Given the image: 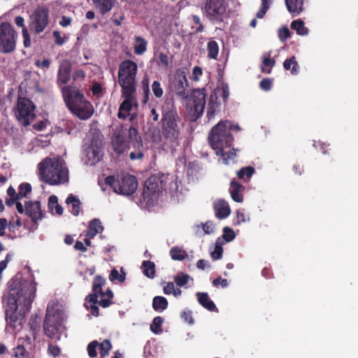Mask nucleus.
Wrapping results in <instances>:
<instances>
[{"label": "nucleus", "instance_id": "obj_23", "mask_svg": "<svg viewBox=\"0 0 358 358\" xmlns=\"http://www.w3.org/2000/svg\"><path fill=\"white\" fill-rule=\"evenodd\" d=\"M112 145L115 152L117 154H122L128 148L129 142L126 137L121 134L115 135L112 139Z\"/></svg>", "mask_w": 358, "mask_h": 358}, {"label": "nucleus", "instance_id": "obj_40", "mask_svg": "<svg viewBox=\"0 0 358 358\" xmlns=\"http://www.w3.org/2000/svg\"><path fill=\"white\" fill-rule=\"evenodd\" d=\"M255 168L248 166L241 168L239 171H237L236 175L239 179L243 180L245 177L246 178V179H250L252 177V176L255 173Z\"/></svg>", "mask_w": 358, "mask_h": 358}, {"label": "nucleus", "instance_id": "obj_34", "mask_svg": "<svg viewBox=\"0 0 358 358\" xmlns=\"http://www.w3.org/2000/svg\"><path fill=\"white\" fill-rule=\"evenodd\" d=\"M143 273L149 278H154L156 275L155 264L151 261H143L142 263Z\"/></svg>", "mask_w": 358, "mask_h": 358}, {"label": "nucleus", "instance_id": "obj_26", "mask_svg": "<svg viewBox=\"0 0 358 358\" xmlns=\"http://www.w3.org/2000/svg\"><path fill=\"white\" fill-rule=\"evenodd\" d=\"M244 189V187L233 179L230 183L229 192L231 199L238 203H241L243 201V196L240 193L241 191Z\"/></svg>", "mask_w": 358, "mask_h": 358}, {"label": "nucleus", "instance_id": "obj_25", "mask_svg": "<svg viewBox=\"0 0 358 358\" xmlns=\"http://www.w3.org/2000/svg\"><path fill=\"white\" fill-rule=\"evenodd\" d=\"M95 8L104 15L110 12L115 6L116 0H92Z\"/></svg>", "mask_w": 358, "mask_h": 358}, {"label": "nucleus", "instance_id": "obj_50", "mask_svg": "<svg viewBox=\"0 0 358 358\" xmlns=\"http://www.w3.org/2000/svg\"><path fill=\"white\" fill-rule=\"evenodd\" d=\"M223 248L221 245L216 244L213 252H211V257L214 260L220 259L222 256Z\"/></svg>", "mask_w": 358, "mask_h": 358}, {"label": "nucleus", "instance_id": "obj_21", "mask_svg": "<svg viewBox=\"0 0 358 358\" xmlns=\"http://www.w3.org/2000/svg\"><path fill=\"white\" fill-rule=\"evenodd\" d=\"M71 66L69 61L62 62L57 73V83L59 85H66L71 78Z\"/></svg>", "mask_w": 358, "mask_h": 358}, {"label": "nucleus", "instance_id": "obj_19", "mask_svg": "<svg viewBox=\"0 0 358 358\" xmlns=\"http://www.w3.org/2000/svg\"><path fill=\"white\" fill-rule=\"evenodd\" d=\"M188 86V80L184 73L179 75L174 82V90L176 94L181 99H185L188 96L187 87Z\"/></svg>", "mask_w": 358, "mask_h": 358}, {"label": "nucleus", "instance_id": "obj_57", "mask_svg": "<svg viewBox=\"0 0 358 358\" xmlns=\"http://www.w3.org/2000/svg\"><path fill=\"white\" fill-rule=\"evenodd\" d=\"M22 34L23 38V44L25 48L30 47L31 39L27 28H24L22 30Z\"/></svg>", "mask_w": 358, "mask_h": 358}, {"label": "nucleus", "instance_id": "obj_64", "mask_svg": "<svg viewBox=\"0 0 358 358\" xmlns=\"http://www.w3.org/2000/svg\"><path fill=\"white\" fill-rule=\"evenodd\" d=\"M222 96L224 102H226L228 99V97L229 96V90L227 84H222Z\"/></svg>", "mask_w": 358, "mask_h": 358}, {"label": "nucleus", "instance_id": "obj_58", "mask_svg": "<svg viewBox=\"0 0 358 358\" xmlns=\"http://www.w3.org/2000/svg\"><path fill=\"white\" fill-rule=\"evenodd\" d=\"M278 36L282 41H285L291 36L290 31L287 27H283L278 31Z\"/></svg>", "mask_w": 358, "mask_h": 358}, {"label": "nucleus", "instance_id": "obj_42", "mask_svg": "<svg viewBox=\"0 0 358 358\" xmlns=\"http://www.w3.org/2000/svg\"><path fill=\"white\" fill-rule=\"evenodd\" d=\"M164 322V319L160 316L155 317L153 320L152 323L150 325V330L156 334H158L161 332H162V324Z\"/></svg>", "mask_w": 358, "mask_h": 358}, {"label": "nucleus", "instance_id": "obj_37", "mask_svg": "<svg viewBox=\"0 0 358 358\" xmlns=\"http://www.w3.org/2000/svg\"><path fill=\"white\" fill-rule=\"evenodd\" d=\"M170 255L176 261H182L187 257V252L177 246L170 250Z\"/></svg>", "mask_w": 358, "mask_h": 358}, {"label": "nucleus", "instance_id": "obj_62", "mask_svg": "<svg viewBox=\"0 0 358 358\" xmlns=\"http://www.w3.org/2000/svg\"><path fill=\"white\" fill-rule=\"evenodd\" d=\"M89 226L92 227L94 230H98V233L100 231V230L103 229L101 223L99 219L94 218L92 220H91Z\"/></svg>", "mask_w": 358, "mask_h": 358}, {"label": "nucleus", "instance_id": "obj_12", "mask_svg": "<svg viewBox=\"0 0 358 358\" xmlns=\"http://www.w3.org/2000/svg\"><path fill=\"white\" fill-rule=\"evenodd\" d=\"M227 8V0H206L203 10L206 17L210 22H222Z\"/></svg>", "mask_w": 358, "mask_h": 358}, {"label": "nucleus", "instance_id": "obj_55", "mask_svg": "<svg viewBox=\"0 0 358 358\" xmlns=\"http://www.w3.org/2000/svg\"><path fill=\"white\" fill-rule=\"evenodd\" d=\"M192 311L189 310H185L181 313V318L188 324H192L194 323V320L192 316Z\"/></svg>", "mask_w": 358, "mask_h": 358}, {"label": "nucleus", "instance_id": "obj_15", "mask_svg": "<svg viewBox=\"0 0 358 358\" xmlns=\"http://www.w3.org/2000/svg\"><path fill=\"white\" fill-rule=\"evenodd\" d=\"M102 135L96 134L91 139L90 144L86 149V157L90 165H95L103 157Z\"/></svg>", "mask_w": 358, "mask_h": 358}, {"label": "nucleus", "instance_id": "obj_9", "mask_svg": "<svg viewBox=\"0 0 358 358\" xmlns=\"http://www.w3.org/2000/svg\"><path fill=\"white\" fill-rule=\"evenodd\" d=\"M62 324V313L58 310L50 309L48 307L43 322L44 334L51 339H59Z\"/></svg>", "mask_w": 358, "mask_h": 358}, {"label": "nucleus", "instance_id": "obj_27", "mask_svg": "<svg viewBox=\"0 0 358 358\" xmlns=\"http://www.w3.org/2000/svg\"><path fill=\"white\" fill-rule=\"evenodd\" d=\"M304 0H285V6L290 13L299 15L303 10Z\"/></svg>", "mask_w": 358, "mask_h": 358}, {"label": "nucleus", "instance_id": "obj_51", "mask_svg": "<svg viewBox=\"0 0 358 358\" xmlns=\"http://www.w3.org/2000/svg\"><path fill=\"white\" fill-rule=\"evenodd\" d=\"M48 353L49 355L54 357H59L61 353V350L59 346L50 344L48 348Z\"/></svg>", "mask_w": 358, "mask_h": 358}, {"label": "nucleus", "instance_id": "obj_53", "mask_svg": "<svg viewBox=\"0 0 358 358\" xmlns=\"http://www.w3.org/2000/svg\"><path fill=\"white\" fill-rule=\"evenodd\" d=\"M272 87V80L270 78H264L259 83V87L264 91H268Z\"/></svg>", "mask_w": 358, "mask_h": 358}, {"label": "nucleus", "instance_id": "obj_39", "mask_svg": "<svg viewBox=\"0 0 358 358\" xmlns=\"http://www.w3.org/2000/svg\"><path fill=\"white\" fill-rule=\"evenodd\" d=\"M191 277L189 274L183 272H178L173 278L174 282L178 287H183L187 284Z\"/></svg>", "mask_w": 358, "mask_h": 358}, {"label": "nucleus", "instance_id": "obj_41", "mask_svg": "<svg viewBox=\"0 0 358 358\" xmlns=\"http://www.w3.org/2000/svg\"><path fill=\"white\" fill-rule=\"evenodd\" d=\"M121 274L119 273L118 271L116 268H113L111 270L110 273L109 275V280L111 282L115 280H118L120 282H122L126 279V273L124 271L123 268H121Z\"/></svg>", "mask_w": 358, "mask_h": 358}, {"label": "nucleus", "instance_id": "obj_38", "mask_svg": "<svg viewBox=\"0 0 358 358\" xmlns=\"http://www.w3.org/2000/svg\"><path fill=\"white\" fill-rule=\"evenodd\" d=\"M217 97L210 96L208 104V110H207V117L210 119L214 116V114L217 109L219 108V103L217 101Z\"/></svg>", "mask_w": 358, "mask_h": 358}, {"label": "nucleus", "instance_id": "obj_16", "mask_svg": "<svg viewBox=\"0 0 358 358\" xmlns=\"http://www.w3.org/2000/svg\"><path fill=\"white\" fill-rule=\"evenodd\" d=\"M206 96L205 89L194 90L192 93L193 106L191 110L194 112L196 117H199L203 114L206 104Z\"/></svg>", "mask_w": 358, "mask_h": 358}, {"label": "nucleus", "instance_id": "obj_7", "mask_svg": "<svg viewBox=\"0 0 358 358\" xmlns=\"http://www.w3.org/2000/svg\"><path fill=\"white\" fill-rule=\"evenodd\" d=\"M137 70L136 63L129 59L122 62L119 66L118 83L122 90H126L127 94L136 92Z\"/></svg>", "mask_w": 358, "mask_h": 358}, {"label": "nucleus", "instance_id": "obj_29", "mask_svg": "<svg viewBox=\"0 0 358 358\" xmlns=\"http://www.w3.org/2000/svg\"><path fill=\"white\" fill-rule=\"evenodd\" d=\"M66 203L67 204H71V213L75 215L78 216L80 211L81 203L78 198L73 194H70L66 200Z\"/></svg>", "mask_w": 358, "mask_h": 358}, {"label": "nucleus", "instance_id": "obj_43", "mask_svg": "<svg viewBox=\"0 0 358 358\" xmlns=\"http://www.w3.org/2000/svg\"><path fill=\"white\" fill-rule=\"evenodd\" d=\"M98 347H99L101 358H104L109 355V352L112 348V345L109 340L106 339L100 344L99 343Z\"/></svg>", "mask_w": 358, "mask_h": 358}, {"label": "nucleus", "instance_id": "obj_3", "mask_svg": "<svg viewBox=\"0 0 358 358\" xmlns=\"http://www.w3.org/2000/svg\"><path fill=\"white\" fill-rule=\"evenodd\" d=\"M232 124L230 121H220L215 125L208 135V142L212 148L215 150L217 156L222 157L226 164L234 159L236 153L231 148L234 137L231 133Z\"/></svg>", "mask_w": 358, "mask_h": 358}, {"label": "nucleus", "instance_id": "obj_56", "mask_svg": "<svg viewBox=\"0 0 358 358\" xmlns=\"http://www.w3.org/2000/svg\"><path fill=\"white\" fill-rule=\"evenodd\" d=\"M52 36L55 38V43L57 45H62L66 42V38L65 37H62L59 31H54L52 32Z\"/></svg>", "mask_w": 358, "mask_h": 358}, {"label": "nucleus", "instance_id": "obj_60", "mask_svg": "<svg viewBox=\"0 0 358 358\" xmlns=\"http://www.w3.org/2000/svg\"><path fill=\"white\" fill-rule=\"evenodd\" d=\"M50 64H51V61L50 59H45L43 61L36 60L35 63H34L36 66H37L38 68L44 69H48L50 66Z\"/></svg>", "mask_w": 358, "mask_h": 358}, {"label": "nucleus", "instance_id": "obj_36", "mask_svg": "<svg viewBox=\"0 0 358 358\" xmlns=\"http://www.w3.org/2000/svg\"><path fill=\"white\" fill-rule=\"evenodd\" d=\"M208 57L210 59H217L219 46L217 43L214 40H210L207 44Z\"/></svg>", "mask_w": 358, "mask_h": 358}, {"label": "nucleus", "instance_id": "obj_31", "mask_svg": "<svg viewBox=\"0 0 358 358\" xmlns=\"http://www.w3.org/2000/svg\"><path fill=\"white\" fill-rule=\"evenodd\" d=\"M290 27L296 31L298 35L306 36L308 34V29L304 26V22L301 19L293 20L291 22Z\"/></svg>", "mask_w": 358, "mask_h": 358}, {"label": "nucleus", "instance_id": "obj_63", "mask_svg": "<svg viewBox=\"0 0 358 358\" xmlns=\"http://www.w3.org/2000/svg\"><path fill=\"white\" fill-rule=\"evenodd\" d=\"M174 284L173 282H168L163 287V292L165 294L169 295L173 292Z\"/></svg>", "mask_w": 358, "mask_h": 358}, {"label": "nucleus", "instance_id": "obj_59", "mask_svg": "<svg viewBox=\"0 0 358 358\" xmlns=\"http://www.w3.org/2000/svg\"><path fill=\"white\" fill-rule=\"evenodd\" d=\"M229 283L227 279H223L221 277H218L213 280V285L214 287H218L220 285L222 288H225L228 286Z\"/></svg>", "mask_w": 358, "mask_h": 358}, {"label": "nucleus", "instance_id": "obj_52", "mask_svg": "<svg viewBox=\"0 0 358 358\" xmlns=\"http://www.w3.org/2000/svg\"><path fill=\"white\" fill-rule=\"evenodd\" d=\"M31 191V186L29 183L22 182L18 187V192H21L24 197Z\"/></svg>", "mask_w": 358, "mask_h": 358}, {"label": "nucleus", "instance_id": "obj_20", "mask_svg": "<svg viewBox=\"0 0 358 358\" xmlns=\"http://www.w3.org/2000/svg\"><path fill=\"white\" fill-rule=\"evenodd\" d=\"M126 92V90H122V95L124 98V100L120 106L117 114L119 118H126L132 107L131 102L133 95L135 92H130V94H127Z\"/></svg>", "mask_w": 358, "mask_h": 358}, {"label": "nucleus", "instance_id": "obj_1", "mask_svg": "<svg viewBox=\"0 0 358 358\" xmlns=\"http://www.w3.org/2000/svg\"><path fill=\"white\" fill-rule=\"evenodd\" d=\"M36 283L22 277L15 276L8 282V292L2 297L6 304L5 314L7 324L15 329L28 311L35 298Z\"/></svg>", "mask_w": 358, "mask_h": 358}, {"label": "nucleus", "instance_id": "obj_17", "mask_svg": "<svg viewBox=\"0 0 358 358\" xmlns=\"http://www.w3.org/2000/svg\"><path fill=\"white\" fill-rule=\"evenodd\" d=\"M31 337L25 336L18 340V345L14 348L15 357L16 358H31L30 351L34 349Z\"/></svg>", "mask_w": 358, "mask_h": 358}, {"label": "nucleus", "instance_id": "obj_14", "mask_svg": "<svg viewBox=\"0 0 358 358\" xmlns=\"http://www.w3.org/2000/svg\"><path fill=\"white\" fill-rule=\"evenodd\" d=\"M34 109L35 106L30 99L25 97H18L15 115L23 125L27 126L30 124V117L35 116Z\"/></svg>", "mask_w": 358, "mask_h": 358}, {"label": "nucleus", "instance_id": "obj_11", "mask_svg": "<svg viewBox=\"0 0 358 358\" xmlns=\"http://www.w3.org/2000/svg\"><path fill=\"white\" fill-rule=\"evenodd\" d=\"M48 24L49 9L45 6H38L29 15V28L36 35L43 32Z\"/></svg>", "mask_w": 358, "mask_h": 358}, {"label": "nucleus", "instance_id": "obj_54", "mask_svg": "<svg viewBox=\"0 0 358 358\" xmlns=\"http://www.w3.org/2000/svg\"><path fill=\"white\" fill-rule=\"evenodd\" d=\"M192 19L193 22L197 25V27L196 28V32L201 33V32L203 31L204 27L201 23L200 17L196 15H193L192 16Z\"/></svg>", "mask_w": 358, "mask_h": 358}, {"label": "nucleus", "instance_id": "obj_2", "mask_svg": "<svg viewBox=\"0 0 358 358\" xmlns=\"http://www.w3.org/2000/svg\"><path fill=\"white\" fill-rule=\"evenodd\" d=\"M162 138L164 145L172 151L180 145L182 120L178 114L173 99L166 100L162 107Z\"/></svg>", "mask_w": 358, "mask_h": 358}, {"label": "nucleus", "instance_id": "obj_24", "mask_svg": "<svg viewBox=\"0 0 358 358\" xmlns=\"http://www.w3.org/2000/svg\"><path fill=\"white\" fill-rule=\"evenodd\" d=\"M196 296L198 301L201 306L210 312H217V308L214 302L210 299L209 295L206 292H197Z\"/></svg>", "mask_w": 358, "mask_h": 358}, {"label": "nucleus", "instance_id": "obj_30", "mask_svg": "<svg viewBox=\"0 0 358 358\" xmlns=\"http://www.w3.org/2000/svg\"><path fill=\"white\" fill-rule=\"evenodd\" d=\"M168 305V301L164 296H157L152 299V308L157 312H162L166 310Z\"/></svg>", "mask_w": 358, "mask_h": 358}, {"label": "nucleus", "instance_id": "obj_32", "mask_svg": "<svg viewBox=\"0 0 358 358\" xmlns=\"http://www.w3.org/2000/svg\"><path fill=\"white\" fill-rule=\"evenodd\" d=\"M283 67L285 70H290L292 75H296L299 73V65L294 56L285 59L283 62Z\"/></svg>", "mask_w": 358, "mask_h": 358}, {"label": "nucleus", "instance_id": "obj_28", "mask_svg": "<svg viewBox=\"0 0 358 358\" xmlns=\"http://www.w3.org/2000/svg\"><path fill=\"white\" fill-rule=\"evenodd\" d=\"M128 137L132 144L133 148L142 147V139L136 128L133 127L129 128L128 131Z\"/></svg>", "mask_w": 358, "mask_h": 358}, {"label": "nucleus", "instance_id": "obj_4", "mask_svg": "<svg viewBox=\"0 0 358 358\" xmlns=\"http://www.w3.org/2000/svg\"><path fill=\"white\" fill-rule=\"evenodd\" d=\"M41 181L50 185L64 184L69 180V170L59 157H46L38 165Z\"/></svg>", "mask_w": 358, "mask_h": 358}, {"label": "nucleus", "instance_id": "obj_18", "mask_svg": "<svg viewBox=\"0 0 358 358\" xmlns=\"http://www.w3.org/2000/svg\"><path fill=\"white\" fill-rule=\"evenodd\" d=\"M25 214L32 222H36L43 218V213L39 201H27L25 203Z\"/></svg>", "mask_w": 358, "mask_h": 358}, {"label": "nucleus", "instance_id": "obj_10", "mask_svg": "<svg viewBox=\"0 0 358 358\" xmlns=\"http://www.w3.org/2000/svg\"><path fill=\"white\" fill-rule=\"evenodd\" d=\"M167 177L164 174H155L150 176L143 187V197L148 202L153 201L165 189Z\"/></svg>", "mask_w": 358, "mask_h": 358}, {"label": "nucleus", "instance_id": "obj_46", "mask_svg": "<svg viewBox=\"0 0 358 358\" xmlns=\"http://www.w3.org/2000/svg\"><path fill=\"white\" fill-rule=\"evenodd\" d=\"M136 150L132 151L129 154V158L131 160H141L144 157V147L142 144V147H136L134 148Z\"/></svg>", "mask_w": 358, "mask_h": 358}, {"label": "nucleus", "instance_id": "obj_47", "mask_svg": "<svg viewBox=\"0 0 358 358\" xmlns=\"http://www.w3.org/2000/svg\"><path fill=\"white\" fill-rule=\"evenodd\" d=\"M98 346L99 342L97 341H93L88 344L87 353L90 357L94 358L97 356L96 348Z\"/></svg>", "mask_w": 358, "mask_h": 358}, {"label": "nucleus", "instance_id": "obj_22", "mask_svg": "<svg viewBox=\"0 0 358 358\" xmlns=\"http://www.w3.org/2000/svg\"><path fill=\"white\" fill-rule=\"evenodd\" d=\"M213 208L216 217L220 220L226 218L231 213V209L228 203L223 199H219L215 202Z\"/></svg>", "mask_w": 358, "mask_h": 358}, {"label": "nucleus", "instance_id": "obj_13", "mask_svg": "<svg viewBox=\"0 0 358 358\" xmlns=\"http://www.w3.org/2000/svg\"><path fill=\"white\" fill-rule=\"evenodd\" d=\"M17 34L13 26L6 22L0 24V48L5 54L15 50Z\"/></svg>", "mask_w": 358, "mask_h": 358}, {"label": "nucleus", "instance_id": "obj_45", "mask_svg": "<svg viewBox=\"0 0 358 358\" xmlns=\"http://www.w3.org/2000/svg\"><path fill=\"white\" fill-rule=\"evenodd\" d=\"M272 0H262L261 8L257 11L256 17L258 18H263L268 10Z\"/></svg>", "mask_w": 358, "mask_h": 358}, {"label": "nucleus", "instance_id": "obj_33", "mask_svg": "<svg viewBox=\"0 0 358 358\" xmlns=\"http://www.w3.org/2000/svg\"><path fill=\"white\" fill-rule=\"evenodd\" d=\"M136 44L134 45V50L135 54L138 55H143L147 50L148 42L141 36L135 37Z\"/></svg>", "mask_w": 358, "mask_h": 358}, {"label": "nucleus", "instance_id": "obj_44", "mask_svg": "<svg viewBox=\"0 0 358 358\" xmlns=\"http://www.w3.org/2000/svg\"><path fill=\"white\" fill-rule=\"evenodd\" d=\"M271 55L268 54V56H264L262 59V72H266L268 73H271V69L266 70V67H269L270 69L273 68L275 64V61L273 59L270 58Z\"/></svg>", "mask_w": 358, "mask_h": 358}, {"label": "nucleus", "instance_id": "obj_49", "mask_svg": "<svg viewBox=\"0 0 358 358\" xmlns=\"http://www.w3.org/2000/svg\"><path fill=\"white\" fill-rule=\"evenodd\" d=\"M222 237L227 242H230L235 238V233L231 228L226 227L223 229Z\"/></svg>", "mask_w": 358, "mask_h": 358}, {"label": "nucleus", "instance_id": "obj_61", "mask_svg": "<svg viewBox=\"0 0 358 358\" xmlns=\"http://www.w3.org/2000/svg\"><path fill=\"white\" fill-rule=\"evenodd\" d=\"M202 227L203 231L206 234H210L213 232V222L210 221H208L204 224H201V225H197V227Z\"/></svg>", "mask_w": 358, "mask_h": 358}, {"label": "nucleus", "instance_id": "obj_5", "mask_svg": "<svg viewBox=\"0 0 358 358\" xmlns=\"http://www.w3.org/2000/svg\"><path fill=\"white\" fill-rule=\"evenodd\" d=\"M62 94L66 107L77 117L86 120L92 116L94 111L92 104L85 99L78 87L71 85L62 87Z\"/></svg>", "mask_w": 358, "mask_h": 358}, {"label": "nucleus", "instance_id": "obj_35", "mask_svg": "<svg viewBox=\"0 0 358 358\" xmlns=\"http://www.w3.org/2000/svg\"><path fill=\"white\" fill-rule=\"evenodd\" d=\"M48 208L52 213L55 209L56 214L58 215H61L63 213V208L58 203V198L55 195H52L49 197Z\"/></svg>", "mask_w": 358, "mask_h": 358}, {"label": "nucleus", "instance_id": "obj_6", "mask_svg": "<svg viewBox=\"0 0 358 358\" xmlns=\"http://www.w3.org/2000/svg\"><path fill=\"white\" fill-rule=\"evenodd\" d=\"M106 280L101 275H96L92 282V292L88 294L85 301L90 303L87 306V309H90L91 314L94 317L99 315V309L97 303L103 308L109 307L112 303V299L114 296L113 291L108 288L106 292L103 290Z\"/></svg>", "mask_w": 358, "mask_h": 358}, {"label": "nucleus", "instance_id": "obj_8", "mask_svg": "<svg viewBox=\"0 0 358 358\" xmlns=\"http://www.w3.org/2000/svg\"><path fill=\"white\" fill-rule=\"evenodd\" d=\"M105 183L113 188L115 193L129 196L133 194L138 187V181L135 176L127 174L120 178L109 176L105 178Z\"/></svg>", "mask_w": 358, "mask_h": 358}, {"label": "nucleus", "instance_id": "obj_48", "mask_svg": "<svg viewBox=\"0 0 358 358\" xmlns=\"http://www.w3.org/2000/svg\"><path fill=\"white\" fill-rule=\"evenodd\" d=\"M152 90L154 95L157 98H161L163 95L164 91L161 87V84L159 81L155 80L152 84Z\"/></svg>", "mask_w": 358, "mask_h": 358}]
</instances>
